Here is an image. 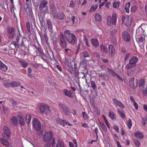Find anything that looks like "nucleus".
Segmentation results:
<instances>
[{"mask_svg": "<svg viewBox=\"0 0 147 147\" xmlns=\"http://www.w3.org/2000/svg\"><path fill=\"white\" fill-rule=\"evenodd\" d=\"M57 123L59 124L60 125L64 127L65 124H67V121L66 120H63L61 119H58L56 121Z\"/></svg>", "mask_w": 147, "mask_h": 147, "instance_id": "26", "label": "nucleus"}, {"mask_svg": "<svg viewBox=\"0 0 147 147\" xmlns=\"http://www.w3.org/2000/svg\"><path fill=\"white\" fill-rule=\"evenodd\" d=\"M98 5L95 4L91 6L90 10V12H92L95 10L98 7Z\"/></svg>", "mask_w": 147, "mask_h": 147, "instance_id": "38", "label": "nucleus"}, {"mask_svg": "<svg viewBox=\"0 0 147 147\" xmlns=\"http://www.w3.org/2000/svg\"><path fill=\"white\" fill-rule=\"evenodd\" d=\"M122 35L123 39L125 41L127 42L129 41L130 39V36L128 32L126 31L123 32Z\"/></svg>", "mask_w": 147, "mask_h": 147, "instance_id": "16", "label": "nucleus"}, {"mask_svg": "<svg viewBox=\"0 0 147 147\" xmlns=\"http://www.w3.org/2000/svg\"><path fill=\"white\" fill-rule=\"evenodd\" d=\"M100 124L101 128L104 131H106L107 130V127L104 124L100 123Z\"/></svg>", "mask_w": 147, "mask_h": 147, "instance_id": "52", "label": "nucleus"}, {"mask_svg": "<svg viewBox=\"0 0 147 147\" xmlns=\"http://www.w3.org/2000/svg\"><path fill=\"white\" fill-rule=\"evenodd\" d=\"M111 42L114 45H116L117 43V39L115 37L113 36L111 39Z\"/></svg>", "mask_w": 147, "mask_h": 147, "instance_id": "48", "label": "nucleus"}, {"mask_svg": "<svg viewBox=\"0 0 147 147\" xmlns=\"http://www.w3.org/2000/svg\"><path fill=\"white\" fill-rule=\"evenodd\" d=\"M3 86L7 88H11V82L10 83L6 82L3 84Z\"/></svg>", "mask_w": 147, "mask_h": 147, "instance_id": "55", "label": "nucleus"}, {"mask_svg": "<svg viewBox=\"0 0 147 147\" xmlns=\"http://www.w3.org/2000/svg\"><path fill=\"white\" fill-rule=\"evenodd\" d=\"M63 92L64 94L70 98L73 97V94L70 90L65 89L63 90Z\"/></svg>", "mask_w": 147, "mask_h": 147, "instance_id": "21", "label": "nucleus"}, {"mask_svg": "<svg viewBox=\"0 0 147 147\" xmlns=\"http://www.w3.org/2000/svg\"><path fill=\"white\" fill-rule=\"evenodd\" d=\"M82 53L84 55V58L89 57V54L86 51H84Z\"/></svg>", "mask_w": 147, "mask_h": 147, "instance_id": "62", "label": "nucleus"}, {"mask_svg": "<svg viewBox=\"0 0 147 147\" xmlns=\"http://www.w3.org/2000/svg\"><path fill=\"white\" fill-rule=\"evenodd\" d=\"M19 62L20 63L22 67L24 68H26L28 66V63L25 61L19 60Z\"/></svg>", "mask_w": 147, "mask_h": 147, "instance_id": "29", "label": "nucleus"}, {"mask_svg": "<svg viewBox=\"0 0 147 147\" xmlns=\"http://www.w3.org/2000/svg\"><path fill=\"white\" fill-rule=\"evenodd\" d=\"M117 112L120 116L123 119H126V115L124 113L122 112L120 109H119Z\"/></svg>", "mask_w": 147, "mask_h": 147, "instance_id": "32", "label": "nucleus"}, {"mask_svg": "<svg viewBox=\"0 0 147 147\" xmlns=\"http://www.w3.org/2000/svg\"><path fill=\"white\" fill-rule=\"evenodd\" d=\"M16 30L15 29L12 27L7 26V27L6 32L9 35L8 37L10 38H13L15 34Z\"/></svg>", "mask_w": 147, "mask_h": 147, "instance_id": "8", "label": "nucleus"}, {"mask_svg": "<svg viewBox=\"0 0 147 147\" xmlns=\"http://www.w3.org/2000/svg\"><path fill=\"white\" fill-rule=\"evenodd\" d=\"M51 53L52 55V56L51 57L49 55V56L50 57V59L51 61H56L54 57V53L53 52H51Z\"/></svg>", "mask_w": 147, "mask_h": 147, "instance_id": "56", "label": "nucleus"}, {"mask_svg": "<svg viewBox=\"0 0 147 147\" xmlns=\"http://www.w3.org/2000/svg\"><path fill=\"white\" fill-rule=\"evenodd\" d=\"M108 49L109 56L110 57L113 56L115 52L114 46L112 45H109L108 46Z\"/></svg>", "mask_w": 147, "mask_h": 147, "instance_id": "14", "label": "nucleus"}, {"mask_svg": "<svg viewBox=\"0 0 147 147\" xmlns=\"http://www.w3.org/2000/svg\"><path fill=\"white\" fill-rule=\"evenodd\" d=\"M39 110L41 113L45 115H49L51 112L49 107L45 104H42L40 106Z\"/></svg>", "mask_w": 147, "mask_h": 147, "instance_id": "2", "label": "nucleus"}, {"mask_svg": "<svg viewBox=\"0 0 147 147\" xmlns=\"http://www.w3.org/2000/svg\"><path fill=\"white\" fill-rule=\"evenodd\" d=\"M100 50L103 52L106 53L107 52V48L103 45H100Z\"/></svg>", "mask_w": 147, "mask_h": 147, "instance_id": "37", "label": "nucleus"}, {"mask_svg": "<svg viewBox=\"0 0 147 147\" xmlns=\"http://www.w3.org/2000/svg\"><path fill=\"white\" fill-rule=\"evenodd\" d=\"M90 85L92 88L94 90H95L96 88V84L94 81H90Z\"/></svg>", "mask_w": 147, "mask_h": 147, "instance_id": "44", "label": "nucleus"}, {"mask_svg": "<svg viewBox=\"0 0 147 147\" xmlns=\"http://www.w3.org/2000/svg\"><path fill=\"white\" fill-rule=\"evenodd\" d=\"M108 115L112 120H116V116L113 111L110 110L109 112Z\"/></svg>", "mask_w": 147, "mask_h": 147, "instance_id": "23", "label": "nucleus"}, {"mask_svg": "<svg viewBox=\"0 0 147 147\" xmlns=\"http://www.w3.org/2000/svg\"><path fill=\"white\" fill-rule=\"evenodd\" d=\"M55 144V138H53L52 140V142H51V144L53 145L52 147H53V146ZM55 147H64V142H58V144Z\"/></svg>", "mask_w": 147, "mask_h": 147, "instance_id": "20", "label": "nucleus"}, {"mask_svg": "<svg viewBox=\"0 0 147 147\" xmlns=\"http://www.w3.org/2000/svg\"><path fill=\"white\" fill-rule=\"evenodd\" d=\"M60 45L63 49L67 47V43L65 40L64 35L63 34H61L59 36Z\"/></svg>", "mask_w": 147, "mask_h": 147, "instance_id": "10", "label": "nucleus"}, {"mask_svg": "<svg viewBox=\"0 0 147 147\" xmlns=\"http://www.w3.org/2000/svg\"><path fill=\"white\" fill-rule=\"evenodd\" d=\"M71 20L72 22V24L75 26L77 24V20L76 19V17L75 16H73L71 18Z\"/></svg>", "mask_w": 147, "mask_h": 147, "instance_id": "47", "label": "nucleus"}, {"mask_svg": "<svg viewBox=\"0 0 147 147\" xmlns=\"http://www.w3.org/2000/svg\"><path fill=\"white\" fill-rule=\"evenodd\" d=\"M113 100L116 105L122 108H124V105L120 101L117 100L115 98H113Z\"/></svg>", "mask_w": 147, "mask_h": 147, "instance_id": "25", "label": "nucleus"}, {"mask_svg": "<svg viewBox=\"0 0 147 147\" xmlns=\"http://www.w3.org/2000/svg\"><path fill=\"white\" fill-rule=\"evenodd\" d=\"M38 52L39 54H40L39 56H40V57L41 56H43L45 57H47L46 55L43 52V50L42 48L40 51H38Z\"/></svg>", "mask_w": 147, "mask_h": 147, "instance_id": "50", "label": "nucleus"}, {"mask_svg": "<svg viewBox=\"0 0 147 147\" xmlns=\"http://www.w3.org/2000/svg\"><path fill=\"white\" fill-rule=\"evenodd\" d=\"M122 23H124L125 25L127 27L130 26L132 22L131 18L129 17L128 16H123L122 18Z\"/></svg>", "mask_w": 147, "mask_h": 147, "instance_id": "7", "label": "nucleus"}, {"mask_svg": "<svg viewBox=\"0 0 147 147\" xmlns=\"http://www.w3.org/2000/svg\"><path fill=\"white\" fill-rule=\"evenodd\" d=\"M92 43L94 47L96 48L99 46V42L98 40L95 38H92L91 40Z\"/></svg>", "mask_w": 147, "mask_h": 147, "instance_id": "24", "label": "nucleus"}, {"mask_svg": "<svg viewBox=\"0 0 147 147\" xmlns=\"http://www.w3.org/2000/svg\"><path fill=\"white\" fill-rule=\"evenodd\" d=\"M138 61V58L136 56H134L131 58L129 61V63L127 64L126 68L127 69H129L136 66Z\"/></svg>", "mask_w": 147, "mask_h": 147, "instance_id": "3", "label": "nucleus"}, {"mask_svg": "<svg viewBox=\"0 0 147 147\" xmlns=\"http://www.w3.org/2000/svg\"><path fill=\"white\" fill-rule=\"evenodd\" d=\"M20 43V42L18 41H12L10 45V47L12 49H15L16 48H19Z\"/></svg>", "mask_w": 147, "mask_h": 147, "instance_id": "15", "label": "nucleus"}, {"mask_svg": "<svg viewBox=\"0 0 147 147\" xmlns=\"http://www.w3.org/2000/svg\"><path fill=\"white\" fill-rule=\"evenodd\" d=\"M26 5L27 6L26 8L29 9V12L30 13V14L31 17H32V18H33L34 15L32 12V5L31 1L28 2H26Z\"/></svg>", "mask_w": 147, "mask_h": 147, "instance_id": "18", "label": "nucleus"}, {"mask_svg": "<svg viewBox=\"0 0 147 147\" xmlns=\"http://www.w3.org/2000/svg\"><path fill=\"white\" fill-rule=\"evenodd\" d=\"M83 40L85 42V44H86V45L88 47H90V45L89 44L88 42V41L87 39L86 36L84 35L83 36Z\"/></svg>", "mask_w": 147, "mask_h": 147, "instance_id": "51", "label": "nucleus"}, {"mask_svg": "<svg viewBox=\"0 0 147 147\" xmlns=\"http://www.w3.org/2000/svg\"><path fill=\"white\" fill-rule=\"evenodd\" d=\"M7 66L0 60V70L2 71H5L7 70Z\"/></svg>", "mask_w": 147, "mask_h": 147, "instance_id": "22", "label": "nucleus"}, {"mask_svg": "<svg viewBox=\"0 0 147 147\" xmlns=\"http://www.w3.org/2000/svg\"><path fill=\"white\" fill-rule=\"evenodd\" d=\"M59 107L63 109L64 114L66 115H68L70 114V111L68 107H66L65 104L60 103L59 104Z\"/></svg>", "mask_w": 147, "mask_h": 147, "instance_id": "12", "label": "nucleus"}, {"mask_svg": "<svg viewBox=\"0 0 147 147\" xmlns=\"http://www.w3.org/2000/svg\"><path fill=\"white\" fill-rule=\"evenodd\" d=\"M48 2L45 0H43L40 3L39 6V9L42 13L45 12L47 11L49 7L47 5Z\"/></svg>", "mask_w": 147, "mask_h": 147, "instance_id": "4", "label": "nucleus"}, {"mask_svg": "<svg viewBox=\"0 0 147 147\" xmlns=\"http://www.w3.org/2000/svg\"><path fill=\"white\" fill-rule=\"evenodd\" d=\"M145 83V80L144 79H140L139 82V87H144V85Z\"/></svg>", "mask_w": 147, "mask_h": 147, "instance_id": "33", "label": "nucleus"}, {"mask_svg": "<svg viewBox=\"0 0 147 147\" xmlns=\"http://www.w3.org/2000/svg\"><path fill=\"white\" fill-rule=\"evenodd\" d=\"M53 136V134L51 131L45 132L43 136L42 140L44 142H50L52 139Z\"/></svg>", "mask_w": 147, "mask_h": 147, "instance_id": "9", "label": "nucleus"}, {"mask_svg": "<svg viewBox=\"0 0 147 147\" xmlns=\"http://www.w3.org/2000/svg\"><path fill=\"white\" fill-rule=\"evenodd\" d=\"M4 132L2 136H6V137L10 136L11 134L10 130L8 127L6 126H5L3 128Z\"/></svg>", "mask_w": 147, "mask_h": 147, "instance_id": "17", "label": "nucleus"}, {"mask_svg": "<svg viewBox=\"0 0 147 147\" xmlns=\"http://www.w3.org/2000/svg\"><path fill=\"white\" fill-rule=\"evenodd\" d=\"M57 17L58 19L60 20H62L64 18V14L61 12L59 13L58 15L55 17Z\"/></svg>", "mask_w": 147, "mask_h": 147, "instance_id": "36", "label": "nucleus"}, {"mask_svg": "<svg viewBox=\"0 0 147 147\" xmlns=\"http://www.w3.org/2000/svg\"><path fill=\"white\" fill-rule=\"evenodd\" d=\"M137 7L136 6L134 5L132 6L131 9V11L132 12H134L136 10Z\"/></svg>", "mask_w": 147, "mask_h": 147, "instance_id": "60", "label": "nucleus"}, {"mask_svg": "<svg viewBox=\"0 0 147 147\" xmlns=\"http://www.w3.org/2000/svg\"><path fill=\"white\" fill-rule=\"evenodd\" d=\"M133 141L135 145L137 147H139L140 146V143L139 141L136 139L133 140Z\"/></svg>", "mask_w": 147, "mask_h": 147, "instance_id": "46", "label": "nucleus"}, {"mask_svg": "<svg viewBox=\"0 0 147 147\" xmlns=\"http://www.w3.org/2000/svg\"><path fill=\"white\" fill-rule=\"evenodd\" d=\"M21 37V35L20 32H19V33L17 35L16 41L19 42V40Z\"/></svg>", "mask_w": 147, "mask_h": 147, "instance_id": "59", "label": "nucleus"}, {"mask_svg": "<svg viewBox=\"0 0 147 147\" xmlns=\"http://www.w3.org/2000/svg\"><path fill=\"white\" fill-rule=\"evenodd\" d=\"M64 35L66 40L69 43L73 45L75 44L76 37L74 34L70 33V30H65Z\"/></svg>", "mask_w": 147, "mask_h": 147, "instance_id": "1", "label": "nucleus"}, {"mask_svg": "<svg viewBox=\"0 0 147 147\" xmlns=\"http://www.w3.org/2000/svg\"><path fill=\"white\" fill-rule=\"evenodd\" d=\"M11 88L18 87L20 86L21 84L20 83L17 81H14L11 82Z\"/></svg>", "mask_w": 147, "mask_h": 147, "instance_id": "30", "label": "nucleus"}, {"mask_svg": "<svg viewBox=\"0 0 147 147\" xmlns=\"http://www.w3.org/2000/svg\"><path fill=\"white\" fill-rule=\"evenodd\" d=\"M108 72L110 74H112L113 76H115L117 74L113 70L109 68L107 69Z\"/></svg>", "mask_w": 147, "mask_h": 147, "instance_id": "43", "label": "nucleus"}, {"mask_svg": "<svg viewBox=\"0 0 147 147\" xmlns=\"http://www.w3.org/2000/svg\"><path fill=\"white\" fill-rule=\"evenodd\" d=\"M32 125L36 131H40L41 129V123L36 118L32 120Z\"/></svg>", "mask_w": 147, "mask_h": 147, "instance_id": "6", "label": "nucleus"}, {"mask_svg": "<svg viewBox=\"0 0 147 147\" xmlns=\"http://www.w3.org/2000/svg\"><path fill=\"white\" fill-rule=\"evenodd\" d=\"M34 47L38 51L42 49L40 45L38 43V44L37 45H34Z\"/></svg>", "mask_w": 147, "mask_h": 147, "instance_id": "53", "label": "nucleus"}, {"mask_svg": "<svg viewBox=\"0 0 147 147\" xmlns=\"http://www.w3.org/2000/svg\"><path fill=\"white\" fill-rule=\"evenodd\" d=\"M127 125L129 128H131L132 125V124L131 119H129V120L127 121Z\"/></svg>", "mask_w": 147, "mask_h": 147, "instance_id": "49", "label": "nucleus"}, {"mask_svg": "<svg viewBox=\"0 0 147 147\" xmlns=\"http://www.w3.org/2000/svg\"><path fill=\"white\" fill-rule=\"evenodd\" d=\"M117 16L115 13L113 14L112 16V19L111 16H109L107 18V23L108 25L110 26L111 22L113 25L116 24L117 21Z\"/></svg>", "mask_w": 147, "mask_h": 147, "instance_id": "5", "label": "nucleus"}, {"mask_svg": "<svg viewBox=\"0 0 147 147\" xmlns=\"http://www.w3.org/2000/svg\"><path fill=\"white\" fill-rule=\"evenodd\" d=\"M50 9L52 14L55 17L57 16V11L55 5L53 4H51L50 6Z\"/></svg>", "mask_w": 147, "mask_h": 147, "instance_id": "19", "label": "nucleus"}, {"mask_svg": "<svg viewBox=\"0 0 147 147\" xmlns=\"http://www.w3.org/2000/svg\"><path fill=\"white\" fill-rule=\"evenodd\" d=\"M11 121L13 124L14 125H16L18 124L17 119L15 117H12Z\"/></svg>", "mask_w": 147, "mask_h": 147, "instance_id": "35", "label": "nucleus"}, {"mask_svg": "<svg viewBox=\"0 0 147 147\" xmlns=\"http://www.w3.org/2000/svg\"><path fill=\"white\" fill-rule=\"evenodd\" d=\"M135 136L137 138L141 139L143 138V134L140 131L136 132L134 134Z\"/></svg>", "mask_w": 147, "mask_h": 147, "instance_id": "31", "label": "nucleus"}, {"mask_svg": "<svg viewBox=\"0 0 147 147\" xmlns=\"http://www.w3.org/2000/svg\"><path fill=\"white\" fill-rule=\"evenodd\" d=\"M17 118L18 119L19 121V124L21 126H23L25 125V122L24 119L20 115H18L17 117Z\"/></svg>", "mask_w": 147, "mask_h": 147, "instance_id": "28", "label": "nucleus"}, {"mask_svg": "<svg viewBox=\"0 0 147 147\" xmlns=\"http://www.w3.org/2000/svg\"><path fill=\"white\" fill-rule=\"evenodd\" d=\"M31 116L30 114H27L26 116V121L28 123H29L31 121Z\"/></svg>", "mask_w": 147, "mask_h": 147, "instance_id": "40", "label": "nucleus"}, {"mask_svg": "<svg viewBox=\"0 0 147 147\" xmlns=\"http://www.w3.org/2000/svg\"><path fill=\"white\" fill-rule=\"evenodd\" d=\"M75 5L74 3V1L73 0L71 1L69 4V6L71 8H74L75 7Z\"/></svg>", "mask_w": 147, "mask_h": 147, "instance_id": "57", "label": "nucleus"}, {"mask_svg": "<svg viewBox=\"0 0 147 147\" xmlns=\"http://www.w3.org/2000/svg\"><path fill=\"white\" fill-rule=\"evenodd\" d=\"M145 40V37H144L141 36L139 39V42L141 43H143L144 42Z\"/></svg>", "mask_w": 147, "mask_h": 147, "instance_id": "61", "label": "nucleus"}, {"mask_svg": "<svg viewBox=\"0 0 147 147\" xmlns=\"http://www.w3.org/2000/svg\"><path fill=\"white\" fill-rule=\"evenodd\" d=\"M113 128L114 130L117 133L119 132V128L116 125H115L113 126Z\"/></svg>", "mask_w": 147, "mask_h": 147, "instance_id": "64", "label": "nucleus"}, {"mask_svg": "<svg viewBox=\"0 0 147 147\" xmlns=\"http://www.w3.org/2000/svg\"><path fill=\"white\" fill-rule=\"evenodd\" d=\"M130 6V3L129 2L125 4V9L127 13H129V8Z\"/></svg>", "mask_w": 147, "mask_h": 147, "instance_id": "34", "label": "nucleus"}, {"mask_svg": "<svg viewBox=\"0 0 147 147\" xmlns=\"http://www.w3.org/2000/svg\"><path fill=\"white\" fill-rule=\"evenodd\" d=\"M6 136H2V138L1 139V143L4 146H9V143L7 140L10 138V136H8V137Z\"/></svg>", "mask_w": 147, "mask_h": 147, "instance_id": "13", "label": "nucleus"}, {"mask_svg": "<svg viewBox=\"0 0 147 147\" xmlns=\"http://www.w3.org/2000/svg\"><path fill=\"white\" fill-rule=\"evenodd\" d=\"M47 24L48 25V29L51 30H52V25L51 21L50 20H47Z\"/></svg>", "mask_w": 147, "mask_h": 147, "instance_id": "39", "label": "nucleus"}, {"mask_svg": "<svg viewBox=\"0 0 147 147\" xmlns=\"http://www.w3.org/2000/svg\"><path fill=\"white\" fill-rule=\"evenodd\" d=\"M120 5V3L118 1H116L113 3V7L115 8H117Z\"/></svg>", "mask_w": 147, "mask_h": 147, "instance_id": "45", "label": "nucleus"}, {"mask_svg": "<svg viewBox=\"0 0 147 147\" xmlns=\"http://www.w3.org/2000/svg\"><path fill=\"white\" fill-rule=\"evenodd\" d=\"M135 78H131L129 82V85L130 87L133 89H135L137 86L138 80L136 79L134 81Z\"/></svg>", "mask_w": 147, "mask_h": 147, "instance_id": "11", "label": "nucleus"}, {"mask_svg": "<svg viewBox=\"0 0 147 147\" xmlns=\"http://www.w3.org/2000/svg\"><path fill=\"white\" fill-rule=\"evenodd\" d=\"M95 19L96 21H99L101 19V17L99 14L97 13L95 15Z\"/></svg>", "mask_w": 147, "mask_h": 147, "instance_id": "41", "label": "nucleus"}, {"mask_svg": "<svg viewBox=\"0 0 147 147\" xmlns=\"http://www.w3.org/2000/svg\"><path fill=\"white\" fill-rule=\"evenodd\" d=\"M130 56V54L128 53L127 54L125 55V61H127L128 60V59L129 57Z\"/></svg>", "mask_w": 147, "mask_h": 147, "instance_id": "63", "label": "nucleus"}, {"mask_svg": "<svg viewBox=\"0 0 147 147\" xmlns=\"http://www.w3.org/2000/svg\"><path fill=\"white\" fill-rule=\"evenodd\" d=\"M38 17L41 26L42 27L44 26H45V23L44 18L40 15H38Z\"/></svg>", "mask_w": 147, "mask_h": 147, "instance_id": "27", "label": "nucleus"}, {"mask_svg": "<svg viewBox=\"0 0 147 147\" xmlns=\"http://www.w3.org/2000/svg\"><path fill=\"white\" fill-rule=\"evenodd\" d=\"M26 25L27 30L29 33H30V24L29 22H26Z\"/></svg>", "mask_w": 147, "mask_h": 147, "instance_id": "58", "label": "nucleus"}, {"mask_svg": "<svg viewBox=\"0 0 147 147\" xmlns=\"http://www.w3.org/2000/svg\"><path fill=\"white\" fill-rule=\"evenodd\" d=\"M82 115L84 120H86L88 119L89 117L85 112H82Z\"/></svg>", "mask_w": 147, "mask_h": 147, "instance_id": "42", "label": "nucleus"}, {"mask_svg": "<svg viewBox=\"0 0 147 147\" xmlns=\"http://www.w3.org/2000/svg\"><path fill=\"white\" fill-rule=\"evenodd\" d=\"M142 124L143 126H145L147 123V119L146 118H144L142 119Z\"/></svg>", "mask_w": 147, "mask_h": 147, "instance_id": "54", "label": "nucleus"}]
</instances>
